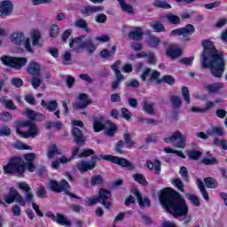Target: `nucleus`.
<instances>
[{
  "instance_id": "24",
  "label": "nucleus",
  "mask_w": 227,
  "mask_h": 227,
  "mask_svg": "<svg viewBox=\"0 0 227 227\" xmlns=\"http://www.w3.org/2000/svg\"><path fill=\"white\" fill-rule=\"evenodd\" d=\"M17 190L13 187L10 188L8 194L4 195V201L8 205H12L15 201V194Z\"/></svg>"
},
{
  "instance_id": "50",
  "label": "nucleus",
  "mask_w": 227,
  "mask_h": 227,
  "mask_svg": "<svg viewBox=\"0 0 227 227\" xmlns=\"http://www.w3.org/2000/svg\"><path fill=\"white\" fill-rule=\"evenodd\" d=\"M179 174L184 182H189V172L187 171V168L181 167L179 170Z\"/></svg>"
},
{
  "instance_id": "51",
  "label": "nucleus",
  "mask_w": 227,
  "mask_h": 227,
  "mask_svg": "<svg viewBox=\"0 0 227 227\" xmlns=\"http://www.w3.org/2000/svg\"><path fill=\"white\" fill-rule=\"evenodd\" d=\"M14 201H16V203H19L20 207H26V200H24V197H22V195H20V193H19L17 191Z\"/></svg>"
},
{
  "instance_id": "28",
  "label": "nucleus",
  "mask_w": 227,
  "mask_h": 227,
  "mask_svg": "<svg viewBox=\"0 0 227 227\" xmlns=\"http://www.w3.org/2000/svg\"><path fill=\"white\" fill-rule=\"evenodd\" d=\"M55 223H58V224H60L61 226H67V227L72 226V223L68 221V218H67V216L59 213L57 214V218L55 220Z\"/></svg>"
},
{
  "instance_id": "7",
  "label": "nucleus",
  "mask_w": 227,
  "mask_h": 227,
  "mask_svg": "<svg viewBox=\"0 0 227 227\" xmlns=\"http://www.w3.org/2000/svg\"><path fill=\"white\" fill-rule=\"evenodd\" d=\"M5 173H14L16 175H24V161L20 157L12 158L9 164L4 167Z\"/></svg>"
},
{
  "instance_id": "45",
  "label": "nucleus",
  "mask_w": 227,
  "mask_h": 227,
  "mask_svg": "<svg viewBox=\"0 0 227 227\" xmlns=\"http://www.w3.org/2000/svg\"><path fill=\"white\" fill-rule=\"evenodd\" d=\"M121 8L122 12H125L126 13H129V15H134V8L132 5L127 4V3H121Z\"/></svg>"
},
{
  "instance_id": "39",
  "label": "nucleus",
  "mask_w": 227,
  "mask_h": 227,
  "mask_svg": "<svg viewBox=\"0 0 227 227\" xmlns=\"http://www.w3.org/2000/svg\"><path fill=\"white\" fill-rule=\"evenodd\" d=\"M133 179L135 180V182H137V184H140V185H148V181H146V178H145V176H143L142 174L137 173L133 175Z\"/></svg>"
},
{
  "instance_id": "20",
  "label": "nucleus",
  "mask_w": 227,
  "mask_h": 227,
  "mask_svg": "<svg viewBox=\"0 0 227 227\" xmlns=\"http://www.w3.org/2000/svg\"><path fill=\"white\" fill-rule=\"evenodd\" d=\"M142 109L145 111L147 114H150L151 116H155V103H148V101L144 100L142 103Z\"/></svg>"
},
{
  "instance_id": "19",
  "label": "nucleus",
  "mask_w": 227,
  "mask_h": 227,
  "mask_svg": "<svg viewBox=\"0 0 227 227\" xmlns=\"http://www.w3.org/2000/svg\"><path fill=\"white\" fill-rule=\"evenodd\" d=\"M106 8L104 6H87L82 11V15H86V17L92 15V13H98L100 12H104Z\"/></svg>"
},
{
  "instance_id": "54",
  "label": "nucleus",
  "mask_w": 227,
  "mask_h": 227,
  "mask_svg": "<svg viewBox=\"0 0 227 227\" xmlns=\"http://www.w3.org/2000/svg\"><path fill=\"white\" fill-rule=\"evenodd\" d=\"M90 155H95V151L92 149H85L78 154V157L81 159L82 157H90Z\"/></svg>"
},
{
  "instance_id": "33",
  "label": "nucleus",
  "mask_w": 227,
  "mask_h": 227,
  "mask_svg": "<svg viewBox=\"0 0 227 227\" xmlns=\"http://www.w3.org/2000/svg\"><path fill=\"white\" fill-rule=\"evenodd\" d=\"M75 27H80L81 29H84L86 33H91V29L88 27V22L83 19H78L74 21Z\"/></svg>"
},
{
  "instance_id": "44",
  "label": "nucleus",
  "mask_w": 227,
  "mask_h": 227,
  "mask_svg": "<svg viewBox=\"0 0 227 227\" xmlns=\"http://www.w3.org/2000/svg\"><path fill=\"white\" fill-rule=\"evenodd\" d=\"M154 6H157L158 8H163L165 10H168L169 8H171V4L166 3L165 0L154 1Z\"/></svg>"
},
{
  "instance_id": "37",
  "label": "nucleus",
  "mask_w": 227,
  "mask_h": 227,
  "mask_svg": "<svg viewBox=\"0 0 227 227\" xmlns=\"http://www.w3.org/2000/svg\"><path fill=\"white\" fill-rule=\"evenodd\" d=\"M150 26L156 33H162L166 31V27H164V25L160 23V21H153L150 23Z\"/></svg>"
},
{
  "instance_id": "10",
  "label": "nucleus",
  "mask_w": 227,
  "mask_h": 227,
  "mask_svg": "<svg viewBox=\"0 0 227 227\" xmlns=\"http://www.w3.org/2000/svg\"><path fill=\"white\" fill-rule=\"evenodd\" d=\"M175 141H177L174 144L176 148H182L183 150L185 148V137L180 130L173 132L170 137L165 138V143H175Z\"/></svg>"
},
{
  "instance_id": "40",
  "label": "nucleus",
  "mask_w": 227,
  "mask_h": 227,
  "mask_svg": "<svg viewBox=\"0 0 227 227\" xmlns=\"http://www.w3.org/2000/svg\"><path fill=\"white\" fill-rule=\"evenodd\" d=\"M55 155H59V151L56 145H50L47 153L48 159H53Z\"/></svg>"
},
{
  "instance_id": "21",
  "label": "nucleus",
  "mask_w": 227,
  "mask_h": 227,
  "mask_svg": "<svg viewBox=\"0 0 227 227\" xmlns=\"http://www.w3.org/2000/svg\"><path fill=\"white\" fill-rule=\"evenodd\" d=\"M27 70L30 75H40V64L35 61H31L27 65Z\"/></svg>"
},
{
  "instance_id": "11",
  "label": "nucleus",
  "mask_w": 227,
  "mask_h": 227,
  "mask_svg": "<svg viewBox=\"0 0 227 227\" xmlns=\"http://www.w3.org/2000/svg\"><path fill=\"white\" fill-rule=\"evenodd\" d=\"M194 31H196L194 26L188 24L184 27L172 30L170 32V36H184V38H187V36H191Z\"/></svg>"
},
{
  "instance_id": "56",
  "label": "nucleus",
  "mask_w": 227,
  "mask_h": 227,
  "mask_svg": "<svg viewBox=\"0 0 227 227\" xmlns=\"http://www.w3.org/2000/svg\"><path fill=\"white\" fill-rule=\"evenodd\" d=\"M159 43H160L159 37L153 36L148 39L149 47H157Z\"/></svg>"
},
{
  "instance_id": "49",
  "label": "nucleus",
  "mask_w": 227,
  "mask_h": 227,
  "mask_svg": "<svg viewBox=\"0 0 227 227\" xmlns=\"http://www.w3.org/2000/svg\"><path fill=\"white\" fill-rule=\"evenodd\" d=\"M188 155L190 159H192L193 160H198V159L201 157V152L198 150H192L188 152Z\"/></svg>"
},
{
  "instance_id": "43",
  "label": "nucleus",
  "mask_w": 227,
  "mask_h": 227,
  "mask_svg": "<svg viewBox=\"0 0 227 227\" xmlns=\"http://www.w3.org/2000/svg\"><path fill=\"white\" fill-rule=\"evenodd\" d=\"M104 184V178L100 175H96L91 177L90 185H100Z\"/></svg>"
},
{
  "instance_id": "31",
  "label": "nucleus",
  "mask_w": 227,
  "mask_h": 227,
  "mask_svg": "<svg viewBox=\"0 0 227 227\" xmlns=\"http://www.w3.org/2000/svg\"><path fill=\"white\" fill-rule=\"evenodd\" d=\"M30 125L31 121H20L16 126V132L18 136H20V137H22L23 134L26 133V131H22V129H24V127H29Z\"/></svg>"
},
{
  "instance_id": "12",
  "label": "nucleus",
  "mask_w": 227,
  "mask_h": 227,
  "mask_svg": "<svg viewBox=\"0 0 227 227\" xmlns=\"http://www.w3.org/2000/svg\"><path fill=\"white\" fill-rule=\"evenodd\" d=\"M48 187L51 191H53V192H63L70 189V184L67 180H62L59 184L54 180H51Z\"/></svg>"
},
{
  "instance_id": "4",
  "label": "nucleus",
  "mask_w": 227,
  "mask_h": 227,
  "mask_svg": "<svg viewBox=\"0 0 227 227\" xmlns=\"http://www.w3.org/2000/svg\"><path fill=\"white\" fill-rule=\"evenodd\" d=\"M100 159H103V160H108L109 162H113L114 164H117L118 166H121L122 168H128L130 171H134L136 169V165L125 158H120L118 156H114L111 154H101L98 156H92V162L97 163V160H100Z\"/></svg>"
},
{
  "instance_id": "62",
  "label": "nucleus",
  "mask_w": 227,
  "mask_h": 227,
  "mask_svg": "<svg viewBox=\"0 0 227 227\" xmlns=\"http://www.w3.org/2000/svg\"><path fill=\"white\" fill-rule=\"evenodd\" d=\"M172 184L177 187V189L181 192H184V183L182 182L181 179H176L172 182Z\"/></svg>"
},
{
  "instance_id": "63",
  "label": "nucleus",
  "mask_w": 227,
  "mask_h": 227,
  "mask_svg": "<svg viewBox=\"0 0 227 227\" xmlns=\"http://www.w3.org/2000/svg\"><path fill=\"white\" fill-rule=\"evenodd\" d=\"M45 194H47V192L45 191V187L39 186L36 192L37 198H45Z\"/></svg>"
},
{
  "instance_id": "16",
  "label": "nucleus",
  "mask_w": 227,
  "mask_h": 227,
  "mask_svg": "<svg viewBox=\"0 0 227 227\" xmlns=\"http://www.w3.org/2000/svg\"><path fill=\"white\" fill-rule=\"evenodd\" d=\"M71 133L74 139V143H76V145H78L79 146H82V145L86 143V140H84V135L79 128L73 127Z\"/></svg>"
},
{
  "instance_id": "5",
  "label": "nucleus",
  "mask_w": 227,
  "mask_h": 227,
  "mask_svg": "<svg viewBox=\"0 0 227 227\" xmlns=\"http://www.w3.org/2000/svg\"><path fill=\"white\" fill-rule=\"evenodd\" d=\"M17 187L20 189V191H25V201L26 203H32V208L36 213V215L39 217H43V213L40 210V207L33 202L35 195H33V192H31V187L27 183H18Z\"/></svg>"
},
{
  "instance_id": "32",
  "label": "nucleus",
  "mask_w": 227,
  "mask_h": 227,
  "mask_svg": "<svg viewBox=\"0 0 227 227\" xmlns=\"http://www.w3.org/2000/svg\"><path fill=\"white\" fill-rule=\"evenodd\" d=\"M224 136V129L223 127L212 126L211 129H207V136Z\"/></svg>"
},
{
  "instance_id": "22",
  "label": "nucleus",
  "mask_w": 227,
  "mask_h": 227,
  "mask_svg": "<svg viewBox=\"0 0 227 227\" xmlns=\"http://www.w3.org/2000/svg\"><path fill=\"white\" fill-rule=\"evenodd\" d=\"M28 127V131H25L21 137H24L25 139L29 137H36L38 136V127H36L35 124H30Z\"/></svg>"
},
{
  "instance_id": "57",
  "label": "nucleus",
  "mask_w": 227,
  "mask_h": 227,
  "mask_svg": "<svg viewBox=\"0 0 227 227\" xmlns=\"http://www.w3.org/2000/svg\"><path fill=\"white\" fill-rule=\"evenodd\" d=\"M109 129L106 130V136H114V131L116 130V124L113 122H107Z\"/></svg>"
},
{
  "instance_id": "1",
  "label": "nucleus",
  "mask_w": 227,
  "mask_h": 227,
  "mask_svg": "<svg viewBox=\"0 0 227 227\" xmlns=\"http://www.w3.org/2000/svg\"><path fill=\"white\" fill-rule=\"evenodd\" d=\"M159 200L162 207L174 215V217H180V215L183 216L180 219V221H182V224L185 225L191 223L192 217L187 215L189 207L185 203V200H184L176 191L166 188L160 192Z\"/></svg>"
},
{
  "instance_id": "34",
  "label": "nucleus",
  "mask_w": 227,
  "mask_h": 227,
  "mask_svg": "<svg viewBox=\"0 0 227 227\" xmlns=\"http://www.w3.org/2000/svg\"><path fill=\"white\" fill-rule=\"evenodd\" d=\"M129 38L131 40H142L143 39V30L141 28H136L135 30L129 32Z\"/></svg>"
},
{
  "instance_id": "15",
  "label": "nucleus",
  "mask_w": 227,
  "mask_h": 227,
  "mask_svg": "<svg viewBox=\"0 0 227 227\" xmlns=\"http://www.w3.org/2000/svg\"><path fill=\"white\" fill-rule=\"evenodd\" d=\"M12 12H13V4H12L9 0H4L0 2V13L1 15H4L8 17L12 15Z\"/></svg>"
},
{
  "instance_id": "55",
  "label": "nucleus",
  "mask_w": 227,
  "mask_h": 227,
  "mask_svg": "<svg viewBox=\"0 0 227 227\" xmlns=\"http://www.w3.org/2000/svg\"><path fill=\"white\" fill-rule=\"evenodd\" d=\"M95 20L98 24H106L107 22V16L106 14H98L95 16Z\"/></svg>"
},
{
  "instance_id": "26",
  "label": "nucleus",
  "mask_w": 227,
  "mask_h": 227,
  "mask_svg": "<svg viewBox=\"0 0 227 227\" xmlns=\"http://www.w3.org/2000/svg\"><path fill=\"white\" fill-rule=\"evenodd\" d=\"M224 88L223 82H216V83H211L209 85H207V90L208 93H217L220 90H223Z\"/></svg>"
},
{
  "instance_id": "27",
  "label": "nucleus",
  "mask_w": 227,
  "mask_h": 227,
  "mask_svg": "<svg viewBox=\"0 0 227 227\" xmlns=\"http://www.w3.org/2000/svg\"><path fill=\"white\" fill-rule=\"evenodd\" d=\"M0 104L4 106L7 109H12V111H15L17 109V106L13 103V100L9 99L8 97H2L0 98Z\"/></svg>"
},
{
  "instance_id": "25",
  "label": "nucleus",
  "mask_w": 227,
  "mask_h": 227,
  "mask_svg": "<svg viewBox=\"0 0 227 227\" xmlns=\"http://www.w3.org/2000/svg\"><path fill=\"white\" fill-rule=\"evenodd\" d=\"M24 114H27L29 120H35V121H40V120H43L44 118L43 114H36V112L29 109L25 110Z\"/></svg>"
},
{
  "instance_id": "64",
  "label": "nucleus",
  "mask_w": 227,
  "mask_h": 227,
  "mask_svg": "<svg viewBox=\"0 0 227 227\" xmlns=\"http://www.w3.org/2000/svg\"><path fill=\"white\" fill-rule=\"evenodd\" d=\"M41 84H42V79L38 77L32 78V86L35 90L40 88Z\"/></svg>"
},
{
  "instance_id": "29",
  "label": "nucleus",
  "mask_w": 227,
  "mask_h": 227,
  "mask_svg": "<svg viewBox=\"0 0 227 227\" xmlns=\"http://www.w3.org/2000/svg\"><path fill=\"white\" fill-rule=\"evenodd\" d=\"M46 109L50 111V113H54L55 111V116L59 118V109L58 108V102L51 100L47 103Z\"/></svg>"
},
{
  "instance_id": "17",
  "label": "nucleus",
  "mask_w": 227,
  "mask_h": 227,
  "mask_svg": "<svg viewBox=\"0 0 227 227\" xmlns=\"http://www.w3.org/2000/svg\"><path fill=\"white\" fill-rule=\"evenodd\" d=\"M167 56L171 59H176L182 56V49L176 44H170L167 49Z\"/></svg>"
},
{
  "instance_id": "3",
  "label": "nucleus",
  "mask_w": 227,
  "mask_h": 227,
  "mask_svg": "<svg viewBox=\"0 0 227 227\" xmlns=\"http://www.w3.org/2000/svg\"><path fill=\"white\" fill-rule=\"evenodd\" d=\"M69 47L74 52H81V51H87L88 54H93L97 51V47L93 43L91 38H86V35H80L75 37L69 43Z\"/></svg>"
},
{
  "instance_id": "47",
  "label": "nucleus",
  "mask_w": 227,
  "mask_h": 227,
  "mask_svg": "<svg viewBox=\"0 0 227 227\" xmlns=\"http://www.w3.org/2000/svg\"><path fill=\"white\" fill-rule=\"evenodd\" d=\"M182 95L184 97V101L187 104H191V94L189 93V88L187 87H182Z\"/></svg>"
},
{
  "instance_id": "2",
  "label": "nucleus",
  "mask_w": 227,
  "mask_h": 227,
  "mask_svg": "<svg viewBox=\"0 0 227 227\" xmlns=\"http://www.w3.org/2000/svg\"><path fill=\"white\" fill-rule=\"evenodd\" d=\"M203 52L200 58V65L202 68H209L213 77L221 79L226 70V62L221 53L212 41L205 40L202 42Z\"/></svg>"
},
{
  "instance_id": "48",
  "label": "nucleus",
  "mask_w": 227,
  "mask_h": 227,
  "mask_svg": "<svg viewBox=\"0 0 227 227\" xmlns=\"http://www.w3.org/2000/svg\"><path fill=\"white\" fill-rule=\"evenodd\" d=\"M171 104L173 107L178 108L180 106H182V99H180V97L178 96H172L170 98Z\"/></svg>"
},
{
  "instance_id": "13",
  "label": "nucleus",
  "mask_w": 227,
  "mask_h": 227,
  "mask_svg": "<svg viewBox=\"0 0 227 227\" xmlns=\"http://www.w3.org/2000/svg\"><path fill=\"white\" fill-rule=\"evenodd\" d=\"M97 163L95 161L80 160L75 164L74 168H76L80 173H86V171L95 169Z\"/></svg>"
},
{
  "instance_id": "23",
  "label": "nucleus",
  "mask_w": 227,
  "mask_h": 227,
  "mask_svg": "<svg viewBox=\"0 0 227 227\" xmlns=\"http://www.w3.org/2000/svg\"><path fill=\"white\" fill-rule=\"evenodd\" d=\"M134 196H136V198L138 201L139 207H150V200L146 197H145L143 199L139 191L135 190L134 191Z\"/></svg>"
},
{
  "instance_id": "18",
  "label": "nucleus",
  "mask_w": 227,
  "mask_h": 227,
  "mask_svg": "<svg viewBox=\"0 0 227 227\" xmlns=\"http://www.w3.org/2000/svg\"><path fill=\"white\" fill-rule=\"evenodd\" d=\"M30 37L32 38V44L34 47H42V32L38 29H32L30 31Z\"/></svg>"
},
{
  "instance_id": "30",
  "label": "nucleus",
  "mask_w": 227,
  "mask_h": 227,
  "mask_svg": "<svg viewBox=\"0 0 227 227\" xmlns=\"http://www.w3.org/2000/svg\"><path fill=\"white\" fill-rule=\"evenodd\" d=\"M163 19L168 22V24L176 25L180 24V16L175 15L173 13H168L163 16Z\"/></svg>"
},
{
  "instance_id": "52",
  "label": "nucleus",
  "mask_w": 227,
  "mask_h": 227,
  "mask_svg": "<svg viewBox=\"0 0 227 227\" xmlns=\"http://www.w3.org/2000/svg\"><path fill=\"white\" fill-rule=\"evenodd\" d=\"M202 164H205L206 166H214V164H217V159L213 158H204L202 159Z\"/></svg>"
},
{
  "instance_id": "41",
  "label": "nucleus",
  "mask_w": 227,
  "mask_h": 227,
  "mask_svg": "<svg viewBox=\"0 0 227 227\" xmlns=\"http://www.w3.org/2000/svg\"><path fill=\"white\" fill-rule=\"evenodd\" d=\"M106 129V126H104V123H102V121L99 119H95L93 121V130L94 132H100L101 130H104Z\"/></svg>"
},
{
  "instance_id": "42",
  "label": "nucleus",
  "mask_w": 227,
  "mask_h": 227,
  "mask_svg": "<svg viewBox=\"0 0 227 227\" xmlns=\"http://www.w3.org/2000/svg\"><path fill=\"white\" fill-rule=\"evenodd\" d=\"M151 75H152V69H150L149 67H145L143 70L142 74L140 75L141 81H143V82H146V79L150 81Z\"/></svg>"
},
{
  "instance_id": "6",
  "label": "nucleus",
  "mask_w": 227,
  "mask_h": 227,
  "mask_svg": "<svg viewBox=\"0 0 227 227\" xmlns=\"http://www.w3.org/2000/svg\"><path fill=\"white\" fill-rule=\"evenodd\" d=\"M111 198V192L106 189H100L98 197L86 198V205H97V203H101L106 208H111V202L106 201Z\"/></svg>"
},
{
  "instance_id": "61",
  "label": "nucleus",
  "mask_w": 227,
  "mask_h": 227,
  "mask_svg": "<svg viewBox=\"0 0 227 227\" xmlns=\"http://www.w3.org/2000/svg\"><path fill=\"white\" fill-rule=\"evenodd\" d=\"M123 137H124V141L126 143V146L128 148H132V146H134V142H132V140L130 139V134L126 133V134H124Z\"/></svg>"
},
{
  "instance_id": "53",
  "label": "nucleus",
  "mask_w": 227,
  "mask_h": 227,
  "mask_svg": "<svg viewBox=\"0 0 227 227\" xmlns=\"http://www.w3.org/2000/svg\"><path fill=\"white\" fill-rule=\"evenodd\" d=\"M188 200L191 201V203H192V205H194V207H200V205H201V202H200V198H198L196 195H188Z\"/></svg>"
},
{
  "instance_id": "14",
  "label": "nucleus",
  "mask_w": 227,
  "mask_h": 227,
  "mask_svg": "<svg viewBox=\"0 0 227 227\" xmlns=\"http://www.w3.org/2000/svg\"><path fill=\"white\" fill-rule=\"evenodd\" d=\"M78 102L74 103V107L78 109H86L90 104H91V99L88 98V95L81 93L77 97Z\"/></svg>"
},
{
  "instance_id": "59",
  "label": "nucleus",
  "mask_w": 227,
  "mask_h": 227,
  "mask_svg": "<svg viewBox=\"0 0 227 227\" xmlns=\"http://www.w3.org/2000/svg\"><path fill=\"white\" fill-rule=\"evenodd\" d=\"M115 77L117 80L113 82V83H112L113 90H116L118 88V86H120V82L121 81H125V75H120V76H115Z\"/></svg>"
},
{
  "instance_id": "35",
  "label": "nucleus",
  "mask_w": 227,
  "mask_h": 227,
  "mask_svg": "<svg viewBox=\"0 0 227 227\" xmlns=\"http://www.w3.org/2000/svg\"><path fill=\"white\" fill-rule=\"evenodd\" d=\"M116 53V46H113L111 51H108L107 49H104L100 52L101 58L104 59H109V58H113L114 54Z\"/></svg>"
},
{
  "instance_id": "8",
  "label": "nucleus",
  "mask_w": 227,
  "mask_h": 227,
  "mask_svg": "<svg viewBox=\"0 0 227 227\" xmlns=\"http://www.w3.org/2000/svg\"><path fill=\"white\" fill-rule=\"evenodd\" d=\"M1 61L4 63V65H6V67H11V68H14V70H20L22 67H26L27 64V59L19 57L4 56L1 58Z\"/></svg>"
},
{
  "instance_id": "58",
  "label": "nucleus",
  "mask_w": 227,
  "mask_h": 227,
  "mask_svg": "<svg viewBox=\"0 0 227 227\" xmlns=\"http://www.w3.org/2000/svg\"><path fill=\"white\" fill-rule=\"evenodd\" d=\"M121 116L127 121H130V118H132V114H130V111H129V109L127 108H121Z\"/></svg>"
},
{
  "instance_id": "38",
  "label": "nucleus",
  "mask_w": 227,
  "mask_h": 227,
  "mask_svg": "<svg viewBox=\"0 0 227 227\" xmlns=\"http://www.w3.org/2000/svg\"><path fill=\"white\" fill-rule=\"evenodd\" d=\"M204 182L206 184V187H208V189H215L219 185V183H217V181L212 177L205 178Z\"/></svg>"
},
{
  "instance_id": "60",
  "label": "nucleus",
  "mask_w": 227,
  "mask_h": 227,
  "mask_svg": "<svg viewBox=\"0 0 227 227\" xmlns=\"http://www.w3.org/2000/svg\"><path fill=\"white\" fill-rule=\"evenodd\" d=\"M58 33H59V27L55 24L52 25L50 33L51 38H56V36H58Z\"/></svg>"
},
{
  "instance_id": "46",
  "label": "nucleus",
  "mask_w": 227,
  "mask_h": 227,
  "mask_svg": "<svg viewBox=\"0 0 227 227\" xmlns=\"http://www.w3.org/2000/svg\"><path fill=\"white\" fill-rule=\"evenodd\" d=\"M120 65H121V60H117L111 67L113 72L115 74V76L123 75V74H121V72H120Z\"/></svg>"
},
{
  "instance_id": "36",
  "label": "nucleus",
  "mask_w": 227,
  "mask_h": 227,
  "mask_svg": "<svg viewBox=\"0 0 227 227\" xmlns=\"http://www.w3.org/2000/svg\"><path fill=\"white\" fill-rule=\"evenodd\" d=\"M148 169H155V174L159 175L160 173V161L159 160H155L153 162L148 160L147 161Z\"/></svg>"
},
{
  "instance_id": "9",
  "label": "nucleus",
  "mask_w": 227,
  "mask_h": 227,
  "mask_svg": "<svg viewBox=\"0 0 227 227\" xmlns=\"http://www.w3.org/2000/svg\"><path fill=\"white\" fill-rule=\"evenodd\" d=\"M10 38L11 42L15 43V45H23L27 52H33V50L31 49V41L29 40V37L26 38L23 32H14L11 35Z\"/></svg>"
}]
</instances>
